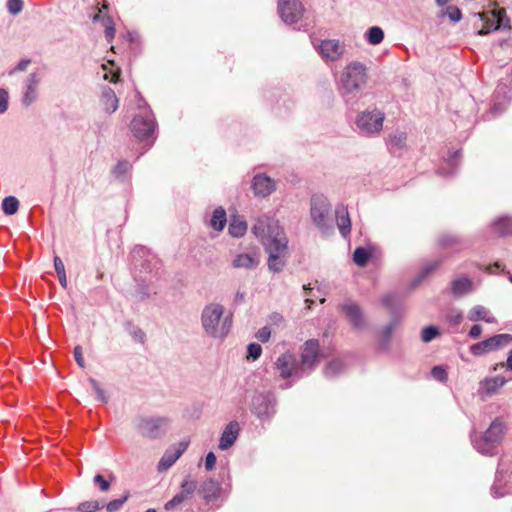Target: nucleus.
<instances>
[{
	"instance_id": "obj_1",
	"label": "nucleus",
	"mask_w": 512,
	"mask_h": 512,
	"mask_svg": "<svg viewBox=\"0 0 512 512\" xmlns=\"http://www.w3.org/2000/svg\"><path fill=\"white\" fill-rule=\"evenodd\" d=\"M322 354H281L276 367L281 377L298 376L300 372L311 369L320 361Z\"/></svg>"
},
{
	"instance_id": "obj_2",
	"label": "nucleus",
	"mask_w": 512,
	"mask_h": 512,
	"mask_svg": "<svg viewBox=\"0 0 512 512\" xmlns=\"http://www.w3.org/2000/svg\"><path fill=\"white\" fill-rule=\"evenodd\" d=\"M251 231L265 247L276 244L283 247L284 243L288 242L279 222L266 215L259 216L256 219Z\"/></svg>"
},
{
	"instance_id": "obj_3",
	"label": "nucleus",
	"mask_w": 512,
	"mask_h": 512,
	"mask_svg": "<svg viewBox=\"0 0 512 512\" xmlns=\"http://www.w3.org/2000/svg\"><path fill=\"white\" fill-rule=\"evenodd\" d=\"M224 307L219 304H210L202 312V324L207 334L222 338L225 337L231 329L232 318L226 316L223 318Z\"/></svg>"
},
{
	"instance_id": "obj_4",
	"label": "nucleus",
	"mask_w": 512,
	"mask_h": 512,
	"mask_svg": "<svg viewBox=\"0 0 512 512\" xmlns=\"http://www.w3.org/2000/svg\"><path fill=\"white\" fill-rule=\"evenodd\" d=\"M367 80V68L361 62L349 63L340 75V85L346 93H354L362 90Z\"/></svg>"
},
{
	"instance_id": "obj_5",
	"label": "nucleus",
	"mask_w": 512,
	"mask_h": 512,
	"mask_svg": "<svg viewBox=\"0 0 512 512\" xmlns=\"http://www.w3.org/2000/svg\"><path fill=\"white\" fill-rule=\"evenodd\" d=\"M504 434V423L499 419H495L479 440H473L474 446L480 453L492 455L495 448L502 442Z\"/></svg>"
},
{
	"instance_id": "obj_6",
	"label": "nucleus",
	"mask_w": 512,
	"mask_h": 512,
	"mask_svg": "<svg viewBox=\"0 0 512 512\" xmlns=\"http://www.w3.org/2000/svg\"><path fill=\"white\" fill-rule=\"evenodd\" d=\"M167 417H139L135 420V428L144 438L158 439L162 437L169 426Z\"/></svg>"
},
{
	"instance_id": "obj_7",
	"label": "nucleus",
	"mask_w": 512,
	"mask_h": 512,
	"mask_svg": "<svg viewBox=\"0 0 512 512\" xmlns=\"http://www.w3.org/2000/svg\"><path fill=\"white\" fill-rule=\"evenodd\" d=\"M276 399L271 393H255L252 398L251 411L260 419L271 418L276 410Z\"/></svg>"
},
{
	"instance_id": "obj_8",
	"label": "nucleus",
	"mask_w": 512,
	"mask_h": 512,
	"mask_svg": "<svg viewBox=\"0 0 512 512\" xmlns=\"http://www.w3.org/2000/svg\"><path fill=\"white\" fill-rule=\"evenodd\" d=\"M384 114L379 111L362 112L356 121L357 127L362 133L376 134L382 129Z\"/></svg>"
},
{
	"instance_id": "obj_9",
	"label": "nucleus",
	"mask_w": 512,
	"mask_h": 512,
	"mask_svg": "<svg viewBox=\"0 0 512 512\" xmlns=\"http://www.w3.org/2000/svg\"><path fill=\"white\" fill-rule=\"evenodd\" d=\"M278 9L282 20L286 23H296L303 15V6L299 0H280Z\"/></svg>"
},
{
	"instance_id": "obj_10",
	"label": "nucleus",
	"mask_w": 512,
	"mask_h": 512,
	"mask_svg": "<svg viewBox=\"0 0 512 512\" xmlns=\"http://www.w3.org/2000/svg\"><path fill=\"white\" fill-rule=\"evenodd\" d=\"M479 16L484 23L482 28L478 31V34L486 35L504 26L503 19L506 16V12L504 9H498L480 13Z\"/></svg>"
},
{
	"instance_id": "obj_11",
	"label": "nucleus",
	"mask_w": 512,
	"mask_h": 512,
	"mask_svg": "<svg viewBox=\"0 0 512 512\" xmlns=\"http://www.w3.org/2000/svg\"><path fill=\"white\" fill-rule=\"evenodd\" d=\"M330 211V204L324 196H313L311 199V217L320 228L326 226V218Z\"/></svg>"
},
{
	"instance_id": "obj_12",
	"label": "nucleus",
	"mask_w": 512,
	"mask_h": 512,
	"mask_svg": "<svg viewBox=\"0 0 512 512\" xmlns=\"http://www.w3.org/2000/svg\"><path fill=\"white\" fill-rule=\"evenodd\" d=\"M318 51L323 59L337 61L343 56L345 45L340 43L339 40L327 39L321 41L318 45Z\"/></svg>"
},
{
	"instance_id": "obj_13",
	"label": "nucleus",
	"mask_w": 512,
	"mask_h": 512,
	"mask_svg": "<svg viewBox=\"0 0 512 512\" xmlns=\"http://www.w3.org/2000/svg\"><path fill=\"white\" fill-rule=\"evenodd\" d=\"M287 244L288 242H285L283 247H281L278 244L269 245L268 247H265L266 251L269 253L268 267L270 270L274 272H279L285 266L287 256Z\"/></svg>"
},
{
	"instance_id": "obj_14",
	"label": "nucleus",
	"mask_w": 512,
	"mask_h": 512,
	"mask_svg": "<svg viewBox=\"0 0 512 512\" xmlns=\"http://www.w3.org/2000/svg\"><path fill=\"white\" fill-rule=\"evenodd\" d=\"M187 447L188 442L181 441L176 446L167 449L158 462V471L163 472L168 470L182 456Z\"/></svg>"
},
{
	"instance_id": "obj_15",
	"label": "nucleus",
	"mask_w": 512,
	"mask_h": 512,
	"mask_svg": "<svg viewBox=\"0 0 512 512\" xmlns=\"http://www.w3.org/2000/svg\"><path fill=\"white\" fill-rule=\"evenodd\" d=\"M511 342H512L511 335L498 334V335H495L481 343L474 345L472 349H473V352H478L479 349H481L480 352H491L493 350L503 349Z\"/></svg>"
},
{
	"instance_id": "obj_16",
	"label": "nucleus",
	"mask_w": 512,
	"mask_h": 512,
	"mask_svg": "<svg viewBox=\"0 0 512 512\" xmlns=\"http://www.w3.org/2000/svg\"><path fill=\"white\" fill-rule=\"evenodd\" d=\"M512 379V375L505 376H493L486 377L479 383V393L486 396H492L498 392V390L505 385L506 382Z\"/></svg>"
},
{
	"instance_id": "obj_17",
	"label": "nucleus",
	"mask_w": 512,
	"mask_h": 512,
	"mask_svg": "<svg viewBox=\"0 0 512 512\" xmlns=\"http://www.w3.org/2000/svg\"><path fill=\"white\" fill-rule=\"evenodd\" d=\"M239 431H240V426L237 421L229 422L225 426V428L221 434V437L219 440V445H218L219 449L227 450L230 447H232L238 438Z\"/></svg>"
},
{
	"instance_id": "obj_18",
	"label": "nucleus",
	"mask_w": 512,
	"mask_h": 512,
	"mask_svg": "<svg viewBox=\"0 0 512 512\" xmlns=\"http://www.w3.org/2000/svg\"><path fill=\"white\" fill-rule=\"evenodd\" d=\"M196 482L191 480H184L181 484V491L177 493L170 501L165 504L166 510L174 509L176 506L182 504L188 497H190L196 490Z\"/></svg>"
},
{
	"instance_id": "obj_19",
	"label": "nucleus",
	"mask_w": 512,
	"mask_h": 512,
	"mask_svg": "<svg viewBox=\"0 0 512 512\" xmlns=\"http://www.w3.org/2000/svg\"><path fill=\"white\" fill-rule=\"evenodd\" d=\"M155 124L150 119L135 117L131 122V131L140 140L148 138L154 131Z\"/></svg>"
},
{
	"instance_id": "obj_20",
	"label": "nucleus",
	"mask_w": 512,
	"mask_h": 512,
	"mask_svg": "<svg viewBox=\"0 0 512 512\" xmlns=\"http://www.w3.org/2000/svg\"><path fill=\"white\" fill-rule=\"evenodd\" d=\"M252 189L256 196L266 197L275 190V183L270 177L258 174L253 178Z\"/></svg>"
},
{
	"instance_id": "obj_21",
	"label": "nucleus",
	"mask_w": 512,
	"mask_h": 512,
	"mask_svg": "<svg viewBox=\"0 0 512 512\" xmlns=\"http://www.w3.org/2000/svg\"><path fill=\"white\" fill-rule=\"evenodd\" d=\"M342 312L345 314L348 321L355 328H362L364 326V319L360 308L355 304H347L341 306Z\"/></svg>"
},
{
	"instance_id": "obj_22",
	"label": "nucleus",
	"mask_w": 512,
	"mask_h": 512,
	"mask_svg": "<svg viewBox=\"0 0 512 512\" xmlns=\"http://www.w3.org/2000/svg\"><path fill=\"white\" fill-rule=\"evenodd\" d=\"M220 491L219 483L213 479L205 480L199 487L198 493L205 501H211L217 498Z\"/></svg>"
},
{
	"instance_id": "obj_23",
	"label": "nucleus",
	"mask_w": 512,
	"mask_h": 512,
	"mask_svg": "<svg viewBox=\"0 0 512 512\" xmlns=\"http://www.w3.org/2000/svg\"><path fill=\"white\" fill-rule=\"evenodd\" d=\"M336 223L342 236L346 237L351 232V220L346 207L340 206L336 209Z\"/></svg>"
},
{
	"instance_id": "obj_24",
	"label": "nucleus",
	"mask_w": 512,
	"mask_h": 512,
	"mask_svg": "<svg viewBox=\"0 0 512 512\" xmlns=\"http://www.w3.org/2000/svg\"><path fill=\"white\" fill-rule=\"evenodd\" d=\"M258 263L255 256L248 253H241L235 256L232 261V266L236 269L244 268L250 269L256 266Z\"/></svg>"
},
{
	"instance_id": "obj_25",
	"label": "nucleus",
	"mask_w": 512,
	"mask_h": 512,
	"mask_svg": "<svg viewBox=\"0 0 512 512\" xmlns=\"http://www.w3.org/2000/svg\"><path fill=\"white\" fill-rule=\"evenodd\" d=\"M452 293L456 296H462L465 293H468L472 289V281L467 277H461L455 279L451 285Z\"/></svg>"
},
{
	"instance_id": "obj_26",
	"label": "nucleus",
	"mask_w": 512,
	"mask_h": 512,
	"mask_svg": "<svg viewBox=\"0 0 512 512\" xmlns=\"http://www.w3.org/2000/svg\"><path fill=\"white\" fill-rule=\"evenodd\" d=\"M102 101H103L104 109L108 113H113L118 109L119 100L116 97L115 92L111 88H108L103 91Z\"/></svg>"
},
{
	"instance_id": "obj_27",
	"label": "nucleus",
	"mask_w": 512,
	"mask_h": 512,
	"mask_svg": "<svg viewBox=\"0 0 512 512\" xmlns=\"http://www.w3.org/2000/svg\"><path fill=\"white\" fill-rule=\"evenodd\" d=\"M226 222H227L226 211L222 207L215 209L213 212L212 218L210 220V226L215 231L219 232L224 229Z\"/></svg>"
},
{
	"instance_id": "obj_28",
	"label": "nucleus",
	"mask_w": 512,
	"mask_h": 512,
	"mask_svg": "<svg viewBox=\"0 0 512 512\" xmlns=\"http://www.w3.org/2000/svg\"><path fill=\"white\" fill-rule=\"evenodd\" d=\"M36 74H30L28 77L27 89L23 98L25 105H30L36 99V86L38 85Z\"/></svg>"
},
{
	"instance_id": "obj_29",
	"label": "nucleus",
	"mask_w": 512,
	"mask_h": 512,
	"mask_svg": "<svg viewBox=\"0 0 512 512\" xmlns=\"http://www.w3.org/2000/svg\"><path fill=\"white\" fill-rule=\"evenodd\" d=\"M228 230L231 236L236 238L242 237L247 231V223L239 217H233Z\"/></svg>"
},
{
	"instance_id": "obj_30",
	"label": "nucleus",
	"mask_w": 512,
	"mask_h": 512,
	"mask_svg": "<svg viewBox=\"0 0 512 512\" xmlns=\"http://www.w3.org/2000/svg\"><path fill=\"white\" fill-rule=\"evenodd\" d=\"M19 208V201L14 196L5 197L2 201V210L6 215H14Z\"/></svg>"
},
{
	"instance_id": "obj_31",
	"label": "nucleus",
	"mask_w": 512,
	"mask_h": 512,
	"mask_svg": "<svg viewBox=\"0 0 512 512\" xmlns=\"http://www.w3.org/2000/svg\"><path fill=\"white\" fill-rule=\"evenodd\" d=\"M468 318L471 321L483 320L490 322L488 318V310L483 306H474L468 313Z\"/></svg>"
},
{
	"instance_id": "obj_32",
	"label": "nucleus",
	"mask_w": 512,
	"mask_h": 512,
	"mask_svg": "<svg viewBox=\"0 0 512 512\" xmlns=\"http://www.w3.org/2000/svg\"><path fill=\"white\" fill-rule=\"evenodd\" d=\"M371 254L369 251L363 247H358L353 252V261L359 267L366 266Z\"/></svg>"
},
{
	"instance_id": "obj_33",
	"label": "nucleus",
	"mask_w": 512,
	"mask_h": 512,
	"mask_svg": "<svg viewBox=\"0 0 512 512\" xmlns=\"http://www.w3.org/2000/svg\"><path fill=\"white\" fill-rule=\"evenodd\" d=\"M102 25L104 26L105 38L111 42L115 37V23L110 16H103Z\"/></svg>"
},
{
	"instance_id": "obj_34",
	"label": "nucleus",
	"mask_w": 512,
	"mask_h": 512,
	"mask_svg": "<svg viewBox=\"0 0 512 512\" xmlns=\"http://www.w3.org/2000/svg\"><path fill=\"white\" fill-rule=\"evenodd\" d=\"M384 38V32L380 27H371L367 32V40L373 45H377L382 42Z\"/></svg>"
},
{
	"instance_id": "obj_35",
	"label": "nucleus",
	"mask_w": 512,
	"mask_h": 512,
	"mask_svg": "<svg viewBox=\"0 0 512 512\" xmlns=\"http://www.w3.org/2000/svg\"><path fill=\"white\" fill-rule=\"evenodd\" d=\"M343 368V364L339 359L333 360L327 364L324 373L327 377L337 375Z\"/></svg>"
},
{
	"instance_id": "obj_36",
	"label": "nucleus",
	"mask_w": 512,
	"mask_h": 512,
	"mask_svg": "<svg viewBox=\"0 0 512 512\" xmlns=\"http://www.w3.org/2000/svg\"><path fill=\"white\" fill-rule=\"evenodd\" d=\"M496 230L501 234H511L512 233V219L511 218H501L495 225Z\"/></svg>"
},
{
	"instance_id": "obj_37",
	"label": "nucleus",
	"mask_w": 512,
	"mask_h": 512,
	"mask_svg": "<svg viewBox=\"0 0 512 512\" xmlns=\"http://www.w3.org/2000/svg\"><path fill=\"white\" fill-rule=\"evenodd\" d=\"M101 507H103V505L96 500L85 501V502H82L79 504L78 511H80V512H96Z\"/></svg>"
},
{
	"instance_id": "obj_38",
	"label": "nucleus",
	"mask_w": 512,
	"mask_h": 512,
	"mask_svg": "<svg viewBox=\"0 0 512 512\" xmlns=\"http://www.w3.org/2000/svg\"><path fill=\"white\" fill-rule=\"evenodd\" d=\"M440 334L439 329L435 326H427L422 330L421 339L423 342H430Z\"/></svg>"
},
{
	"instance_id": "obj_39",
	"label": "nucleus",
	"mask_w": 512,
	"mask_h": 512,
	"mask_svg": "<svg viewBox=\"0 0 512 512\" xmlns=\"http://www.w3.org/2000/svg\"><path fill=\"white\" fill-rule=\"evenodd\" d=\"M128 497H129V493H126L123 497L110 501L106 505L107 511L108 512H116V511L120 510L121 507L123 506V504L128 500Z\"/></svg>"
},
{
	"instance_id": "obj_40",
	"label": "nucleus",
	"mask_w": 512,
	"mask_h": 512,
	"mask_svg": "<svg viewBox=\"0 0 512 512\" xmlns=\"http://www.w3.org/2000/svg\"><path fill=\"white\" fill-rule=\"evenodd\" d=\"M89 383L91 384L93 390L97 394V398L102 403L108 402V397L105 394V391L102 389L100 384L93 378H89Z\"/></svg>"
},
{
	"instance_id": "obj_41",
	"label": "nucleus",
	"mask_w": 512,
	"mask_h": 512,
	"mask_svg": "<svg viewBox=\"0 0 512 512\" xmlns=\"http://www.w3.org/2000/svg\"><path fill=\"white\" fill-rule=\"evenodd\" d=\"M431 375L434 379L445 382L447 380V372L442 366H435L431 370Z\"/></svg>"
},
{
	"instance_id": "obj_42",
	"label": "nucleus",
	"mask_w": 512,
	"mask_h": 512,
	"mask_svg": "<svg viewBox=\"0 0 512 512\" xmlns=\"http://www.w3.org/2000/svg\"><path fill=\"white\" fill-rule=\"evenodd\" d=\"M391 143L396 147H403L406 141V134L403 132H397L390 136Z\"/></svg>"
},
{
	"instance_id": "obj_43",
	"label": "nucleus",
	"mask_w": 512,
	"mask_h": 512,
	"mask_svg": "<svg viewBox=\"0 0 512 512\" xmlns=\"http://www.w3.org/2000/svg\"><path fill=\"white\" fill-rule=\"evenodd\" d=\"M7 8L10 13L18 14L22 11L23 1L22 0H9L7 3Z\"/></svg>"
},
{
	"instance_id": "obj_44",
	"label": "nucleus",
	"mask_w": 512,
	"mask_h": 512,
	"mask_svg": "<svg viewBox=\"0 0 512 512\" xmlns=\"http://www.w3.org/2000/svg\"><path fill=\"white\" fill-rule=\"evenodd\" d=\"M442 261L441 260H435L429 264H427L421 271L420 276L425 277L432 273L433 271L437 270L441 266Z\"/></svg>"
},
{
	"instance_id": "obj_45",
	"label": "nucleus",
	"mask_w": 512,
	"mask_h": 512,
	"mask_svg": "<svg viewBox=\"0 0 512 512\" xmlns=\"http://www.w3.org/2000/svg\"><path fill=\"white\" fill-rule=\"evenodd\" d=\"M445 13L454 22L459 21L462 17L460 9L456 6H449Z\"/></svg>"
},
{
	"instance_id": "obj_46",
	"label": "nucleus",
	"mask_w": 512,
	"mask_h": 512,
	"mask_svg": "<svg viewBox=\"0 0 512 512\" xmlns=\"http://www.w3.org/2000/svg\"><path fill=\"white\" fill-rule=\"evenodd\" d=\"M398 303V299L394 294H387L382 298L383 306L393 308Z\"/></svg>"
},
{
	"instance_id": "obj_47",
	"label": "nucleus",
	"mask_w": 512,
	"mask_h": 512,
	"mask_svg": "<svg viewBox=\"0 0 512 512\" xmlns=\"http://www.w3.org/2000/svg\"><path fill=\"white\" fill-rule=\"evenodd\" d=\"M8 108V93L5 89L0 88V114L4 113Z\"/></svg>"
},
{
	"instance_id": "obj_48",
	"label": "nucleus",
	"mask_w": 512,
	"mask_h": 512,
	"mask_svg": "<svg viewBox=\"0 0 512 512\" xmlns=\"http://www.w3.org/2000/svg\"><path fill=\"white\" fill-rule=\"evenodd\" d=\"M94 483L99 485L101 491H107L110 488V483L101 474L94 476Z\"/></svg>"
},
{
	"instance_id": "obj_49",
	"label": "nucleus",
	"mask_w": 512,
	"mask_h": 512,
	"mask_svg": "<svg viewBox=\"0 0 512 512\" xmlns=\"http://www.w3.org/2000/svg\"><path fill=\"white\" fill-rule=\"evenodd\" d=\"M270 336L271 331L268 327H263L256 333V338L263 343L267 342Z\"/></svg>"
},
{
	"instance_id": "obj_50",
	"label": "nucleus",
	"mask_w": 512,
	"mask_h": 512,
	"mask_svg": "<svg viewBox=\"0 0 512 512\" xmlns=\"http://www.w3.org/2000/svg\"><path fill=\"white\" fill-rule=\"evenodd\" d=\"M319 342L316 339H311L305 342L304 352H318Z\"/></svg>"
},
{
	"instance_id": "obj_51",
	"label": "nucleus",
	"mask_w": 512,
	"mask_h": 512,
	"mask_svg": "<svg viewBox=\"0 0 512 512\" xmlns=\"http://www.w3.org/2000/svg\"><path fill=\"white\" fill-rule=\"evenodd\" d=\"M215 463H216V456L213 452H209L207 455H206V459H205V468L208 470V471H211L214 469L215 467Z\"/></svg>"
},
{
	"instance_id": "obj_52",
	"label": "nucleus",
	"mask_w": 512,
	"mask_h": 512,
	"mask_svg": "<svg viewBox=\"0 0 512 512\" xmlns=\"http://www.w3.org/2000/svg\"><path fill=\"white\" fill-rule=\"evenodd\" d=\"M54 268L57 274H61V272L65 271L64 263L59 256L54 257Z\"/></svg>"
},
{
	"instance_id": "obj_53",
	"label": "nucleus",
	"mask_w": 512,
	"mask_h": 512,
	"mask_svg": "<svg viewBox=\"0 0 512 512\" xmlns=\"http://www.w3.org/2000/svg\"><path fill=\"white\" fill-rule=\"evenodd\" d=\"M129 169V163L126 161H120L115 167V173L123 174Z\"/></svg>"
},
{
	"instance_id": "obj_54",
	"label": "nucleus",
	"mask_w": 512,
	"mask_h": 512,
	"mask_svg": "<svg viewBox=\"0 0 512 512\" xmlns=\"http://www.w3.org/2000/svg\"><path fill=\"white\" fill-rule=\"evenodd\" d=\"M104 78L106 80H109L112 83H117L119 81V78H120V70L118 69V70L112 72L111 75L106 73L104 75Z\"/></svg>"
},
{
	"instance_id": "obj_55",
	"label": "nucleus",
	"mask_w": 512,
	"mask_h": 512,
	"mask_svg": "<svg viewBox=\"0 0 512 512\" xmlns=\"http://www.w3.org/2000/svg\"><path fill=\"white\" fill-rule=\"evenodd\" d=\"M481 332H482V328L480 325L476 324V325H473L470 329V332H469V335L473 338H477L481 335Z\"/></svg>"
},
{
	"instance_id": "obj_56",
	"label": "nucleus",
	"mask_w": 512,
	"mask_h": 512,
	"mask_svg": "<svg viewBox=\"0 0 512 512\" xmlns=\"http://www.w3.org/2000/svg\"><path fill=\"white\" fill-rule=\"evenodd\" d=\"M30 60L26 59V60H22L18 63V65L16 66L15 70H18V71H24L27 69L28 65L30 64Z\"/></svg>"
},
{
	"instance_id": "obj_57",
	"label": "nucleus",
	"mask_w": 512,
	"mask_h": 512,
	"mask_svg": "<svg viewBox=\"0 0 512 512\" xmlns=\"http://www.w3.org/2000/svg\"><path fill=\"white\" fill-rule=\"evenodd\" d=\"M247 352H262V348H261L260 344L250 343L247 346Z\"/></svg>"
},
{
	"instance_id": "obj_58",
	"label": "nucleus",
	"mask_w": 512,
	"mask_h": 512,
	"mask_svg": "<svg viewBox=\"0 0 512 512\" xmlns=\"http://www.w3.org/2000/svg\"><path fill=\"white\" fill-rule=\"evenodd\" d=\"M74 358L77 362V364L81 367V368H84L85 367V358H84V354H74Z\"/></svg>"
},
{
	"instance_id": "obj_59",
	"label": "nucleus",
	"mask_w": 512,
	"mask_h": 512,
	"mask_svg": "<svg viewBox=\"0 0 512 512\" xmlns=\"http://www.w3.org/2000/svg\"><path fill=\"white\" fill-rule=\"evenodd\" d=\"M58 275V279H59V282L61 284V286L63 288H66L67 287V277H66V272H61V274H57Z\"/></svg>"
},
{
	"instance_id": "obj_60",
	"label": "nucleus",
	"mask_w": 512,
	"mask_h": 512,
	"mask_svg": "<svg viewBox=\"0 0 512 512\" xmlns=\"http://www.w3.org/2000/svg\"><path fill=\"white\" fill-rule=\"evenodd\" d=\"M270 319L273 323H281L283 322V316L281 314H278V313H273L271 316H270Z\"/></svg>"
},
{
	"instance_id": "obj_61",
	"label": "nucleus",
	"mask_w": 512,
	"mask_h": 512,
	"mask_svg": "<svg viewBox=\"0 0 512 512\" xmlns=\"http://www.w3.org/2000/svg\"><path fill=\"white\" fill-rule=\"evenodd\" d=\"M506 368L508 371H512V354L507 359Z\"/></svg>"
},
{
	"instance_id": "obj_62",
	"label": "nucleus",
	"mask_w": 512,
	"mask_h": 512,
	"mask_svg": "<svg viewBox=\"0 0 512 512\" xmlns=\"http://www.w3.org/2000/svg\"><path fill=\"white\" fill-rule=\"evenodd\" d=\"M261 354H247L248 361H255L259 358Z\"/></svg>"
},
{
	"instance_id": "obj_63",
	"label": "nucleus",
	"mask_w": 512,
	"mask_h": 512,
	"mask_svg": "<svg viewBox=\"0 0 512 512\" xmlns=\"http://www.w3.org/2000/svg\"><path fill=\"white\" fill-rule=\"evenodd\" d=\"M100 14H101V9H99V10H98V13H96V14L93 16L92 20H93L94 22H95V21H99V20H101V21H102V18H103V17H102Z\"/></svg>"
},
{
	"instance_id": "obj_64",
	"label": "nucleus",
	"mask_w": 512,
	"mask_h": 512,
	"mask_svg": "<svg viewBox=\"0 0 512 512\" xmlns=\"http://www.w3.org/2000/svg\"><path fill=\"white\" fill-rule=\"evenodd\" d=\"M392 330H393V326L392 325L387 326L386 329H385V337L390 336V334L392 333Z\"/></svg>"
}]
</instances>
